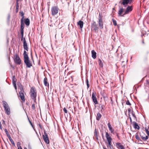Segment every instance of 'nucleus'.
I'll return each instance as SVG.
<instances>
[{
	"label": "nucleus",
	"instance_id": "obj_56",
	"mask_svg": "<svg viewBox=\"0 0 149 149\" xmlns=\"http://www.w3.org/2000/svg\"><path fill=\"white\" fill-rule=\"evenodd\" d=\"M103 149H107L104 146H103Z\"/></svg>",
	"mask_w": 149,
	"mask_h": 149
},
{
	"label": "nucleus",
	"instance_id": "obj_51",
	"mask_svg": "<svg viewBox=\"0 0 149 149\" xmlns=\"http://www.w3.org/2000/svg\"><path fill=\"white\" fill-rule=\"evenodd\" d=\"M141 138L143 140H144L145 138V137L144 136H143L141 135Z\"/></svg>",
	"mask_w": 149,
	"mask_h": 149
},
{
	"label": "nucleus",
	"instance_id": "obj_50",
	"mask_svg": "<svg viewBox=\"0 0 149 149\" xmlns=\"http://www.w3.org/2000/svg\"><path fill=\"white\" fill-rule=\"evenodd\" d=\"M148 136H146L144 140H146L148 139Z\"/></svg>",
	"mask_w": 149,
	"mask_h": 149
},
{
	"label": "nucleus",
	"instance_id": "obj_2",
	"mask_svg": "<svg viewBox=\"0 0 149 149\" xmlns=\"http://www.w3.org/2000/svg\"><path fill=\"white\" fill-rule=\"evenodd\" d=\"M30 95L31 98L34 100V102H36V92H35L34 88L33 87H32L30 89Z\"/></svg>",
	"mask_w": 149,
	"mask_h": 149
},
{
	"label": "nucleus",
	"instance_id": "obj_55",
	"mask_svg": "<svg viewBox=\"0 0 149 149\" xmlns=\"http://www.w3.org/2000/svg\"><path fill=\"white\" fill-rule=\"evenodd\" d=\"M103 106H104L103 105H102V106H101V107H102V109H103Z\"/></svg>",
	"mask_w": 149,
	"mask_h": 149
},
{
	"label": "nucleus",
	"instance_id": "obj_40",
	"mask_svg": "<svg viewBox=\"0 0 149 149\" xmlns=\"http://www.w3.org/2000/svg\"><path fill=\"white\" fill-rule=\"evenodd\" d=\"M4 131L6 133V134L7 136L10 134L7 129H5Z\"/></svg>",
	"mask_w": 149,
	"mask_h": 149
},
{
	"label": "nucleus",
	"instance_id": "obj_58",
	"mask_svg": "<svg viewBox=\"0 0 149 149\" xmlns=\"http://www.w3.org/2000/svg\"><path fill=\"white\" fill-rule=\"evenodd\" d=\"M39 126H40V127L41 128V125H40H40H39Z\"/></svg>",
	"mask_w": 149,
	"mask_h": 149
},
{
	"label": "nucleus",
	"instance_id": "obj_26",
	"mask_svg": "<svg viewBox=\"0 0 149 149\" xmlns=\"http://www.w3.org/2000/svg\"><path fill=\"white\" fill-rule=\"evenodd\" d=\"M94 135L97 138V139H98L97 133L96 129H95V131L94 132Z\"/></svg>",
	"mask_w": 149,
	"mask_h": 149
},
{
	"label": "nucleus",
	"instance_id": "obj_8",
	"mask_svg": "<svg viewBox=\"0 0 149 149\" xmlns=\"http://www.w3.org/2000/svg\"><path fill=\"white\" fill-rule=\"evenodd\" d=\"M42 137L45 142L47 144H49V139L48 137L47 134L45 131H44V134L43 135Z\"/></svg>",
	"mask_w": 149,
	"mask_h": 149
},
{
	"label": "nucleus",
	"instance_id": "obj_16",
	"mask_svg": "<svg viewBox=\"0 0 149 149\" xmlns=\"http://www.w3.org/2000/svg\"><path fill=\"white\" fill-rule=\"evenodd\" d=\"M108 126L109 129V130L110 131L111 133L112 134H114V130L112 128V127L111 126L110 123H109L107 124Z\"/></svg>",
	"mask_w": 149,
	"mask_h": 149
},
{
	"label": "nucleus",
	"instance_id": "obj_31",
	"mask_svg": "<svg viewBox=\"0 0 149 149\" xmlns=\"http://www.w3.org/2000/svg\"><path fill=\"white\" fill-rule=\"evenodd\" d=\"M102 95V96L103 97V98L104 99H108L107 95L106 94H104V93H103V94Z\"/></svg>",
	"mask_w": 149,
	"mask_h": 149
},
{
	"label": "nucleus",
	"instance_id": "obj_11",
	"mask_svg": "<svg viewBox=\"0 0 149 149\" xmlns=\"http://www.w3.org/2000/svg\"><path fill=\"white\" fill-rule=\"evenodd\" d=\"M132 6H128L126 9L124 15L128 14L130 12L132 11Z\"/></svg>",
	"mask_w": 149,
	"mask_h": 149
},
{
	"label": "nucleus",
	"instance_id": "obj_21",
	"mask_svg": "<svg viewBox=\"0 0 149 149\" xmlns=\"http://www.w3.org/2000/svg\"><path fill=\"white\" fill-rule=\"evenodd\" d=\"M83 21L80 20L77 22V25L79 26L80 28L81 29L83 28Z\"/></svg>",
	"mask_w": 149,
	"mask_h": 149
},
{
	"label": "nucleus",
	"instance_id": "obj_23",
	"mask_svg": "<svg viewBox=\"0 0 149 149\" xmlns=\"http://www.w3.org/2000/svg\"><path fill=\"white\" fill-rule=\"evenodd\" d=\"M28 53H27L26 51L25 50H24V52L23 53V56H24V58H29V56L28 55Z\"/></svg>",
	"mask_w": 149,
	"mask_h": 149
},
{
	"label": "nucleus",
	"instance_id": "obj_54",
	"mask_svg": "<svg viewBox=\"0 0 149 149\" xmlns=\"http://www.w3.org/2000/svg\"><path fill=\"white\" fill-rule=\"evenodd\" d=\"M117 137L119 139H120V137H119V136H118V134L117 135Z\"/></svg>",
	"mask_w": 149,
	"mask_h": 149
},
{
	"label": "nucleus",
	"instance_id": "obj_5",
	"mask_svg": "<svg viewBox=\"0 0 149 149\" xmlns=\"http://www.w3.org/2000/svg\"><path fill=\"white\" fill-rule=\"evenodd\" d=\"M101 16V14L99 13L98 23L100 28L102 29L103 28V22Z\"/></svg>",
	"mask_w": 149,
	"mask_h": 149
},
{
	"label": "nucleus",
	"instance_id": "obj_36",
	"mask_svg": "<svg viewBox=\"0 0 149 149\" xmlns=\"http://www.w3.org/2000/svg\"><path fill=\"white\" fill-rule=\"evenodd\" d=\"M112 21H113V24L115 26L116 25H117V22H116V21L113 19H112Z\"/></svg>",
	"mask_w": 149,
	"mask_h": 149
},
{
	"label": "nucleus",
	"instance_id": "obj_7",
	"mask_svg": "<svg viewBox=\"0 0 149 149\" xmlns=\"http://www.w3.org/2000/svg\"><path fill=\"white\" fill-rule=\"evenodd\" d=\"M24 61L27 67L30 68L32 66L31 62L30 61L29 57L24 58Z\"/></svg>",
	"mask_w": 149,
	"mask_h": 149
},
{
	"label": "nucleus",
	"instance_id": "obj_43",
	"mask_svg": "<svg viewBox=\"0 0 149 149\" xmlns=\"http://www.w3.org/2000/svg\"><path fill=\"white\" fill-rule=\"evenodd\" d=\"M32 109L33 110H34L35 109V104H33L32 105Z\"/></svg>",
	"mask_w": 149,
	"mask_h": 149
},
{
	"label": "nucleus",
	"instance_id": "obj_14",
	"mask_svg": "<svg viewBox=\"0 0 149 149\" xmlns=\"http://www.w3.org/2000/svg\"><path fill=\"white\" fill-rule=\"evenodd\" d=\"M132 2L129 0H123L122 2L121 3V4L124 6L125 7L126 5H127L128 3L130 4Z\"/></svg>",
	"mask_w": 149,
	"mask_h": 149
},
{
	"label": "nucleus",
	"instance_id": "obj_37",
	"mask_svg": "<svg viewBox=\"0 0 149 149\" xmlns=\"http://www.w3.org/2000/svg\"><path fill=\"white\" fill-rule=\"evenodd\" d=\"M86 84L87 85V88H88L89 87V84L88 80V79H87L86 80Z\"/></svg>",
	"mask_w": 149,
	"mask_h": 149
},
{
	"label": "nucleus",
	"instance_id": "obj_17",
	"mask_svg": "<svg viewBox=\"0 0 149 149\" xmlns=\"http://www.w3.org/2000/svg\"><path fill=\"white\" fill-rule=\"evenodd\" d=\"M116 145L117 147L118 148H120V149H125L124 147L120 143H116Z\"/></svg>",
	"mask_w": 149,
	"mask_h": 149
},
{
	"label": "nucleus",
	"instance_id": "obj_47",
	"mask_svg": "<svg viewBox=\"0 0 149 149\" xmlns=\"http://www.w3.org/2000/svg\"><path fill=\"white\" fill-rule=\"evenodd\" d=\"M132 110L130 108H129L128 109V113H131L132 112Z\"/></svg>",
	"mask_w": 149,
	"mask_h": 149
},
{
	"label": "nucleus",
	"instance_id": "obj_32",
	"mask_svg": "<svg viewBox=\"0 0 149 149\" xmlns=\"http://www.w3.org/2000/svg\"><path fill=\"white\" fill-rule=\"evenodd\" d=\"M19 13L20 14V15L22 17V18L21 19H22V20H23V19L24 17V13L23 11H22L21 12H19Z\"/></svg>",
	"mask_w": 149,
	"mask_h": 149
},
{
	"label": "nucleus",
	"instance_id": "obj_42",
	"mask_svg": "<svg viewBox=\"0 0 149 149\" xmlns=\"http://www.w3.org/2000/svg\"><path fill=\"white\" fill-rule=\"evenodd\" d=\"M10 141L11 143L13 145V146H15V143L13 139L11 140Z\"/></svg>",
	"mask_w": 149,
	"mask_h": 149
},
{
	"label": "nucleus",
	"instance_id": "obj_19",
	"mask_svg": "<svg viewBox=\"0 0 149 149\" xmlns=\"http://www.w3.org/2000/svg\"><path fill=\"white\" fill-rule=\"evenodd\" d=\"M133 126L134 128L135 129H139V127L138 124L135 122H133Z\"/></svg>",
	"mask_w": 149,
	"mask_h": 149
},
{
	"label": "nucleus",
	"instance_id": "obj_28",
	"mask_svg": "<svg viewBox=\"0 0 149 149\" xmlns=\"http://www.w3.org/2000/svg\"><path fill=\"white\" fill-rule=\"evenodd\" d=\"M18 149H22V147L20 146V143L19 142H18L17 144Z\"/></svg>",
	"mask_w": 149,
	"mask_h": 149
},
{
	"label": "nucleus",
	"instance_id": "obj_34",
	"mask_svg": "<svg viewBox=\"0 0 149 149\" xmlns=\"http://www.w3.org/2000/svg\"><path fill=\"white\" fill-rule=\"evenodd\" d=\"M24 32H21V40H24L23 38V35H24Z\"/></svg>",
	"mask_w": 149,
	"mask_h": 149
},
{
	"label": "nucleus",
	"instance_id": "obj_59",
	"mask_svg": "<svg viewBox=\"0 0 149 149\" xmlns=\"http://www.w3.org/2000/svg\"><path fill=\"white\" fill-rule=\"evenodd\" d=\"M130 1H131V2H132L133 1V0H129Z\"/></svg>",
	"mask_w": 149,
	"mask_h": 149
},
{
	"label": "nucleus",
	"instance_id": "obj_20",
	"mask_svg": "<svg viewBox=\"0 0 149 149\" xmlns=\"http://www.w3.org/2000/svg\"><path fill=\"white\" fill-rule=\"evenodd\" d=\"M92 56L93 59H95L96 58V53L94 50L91 51Z\"/></svg>",
	"mask_w": 149,
	"mask_h": 149
},
{
	"label": "nucleus",
	"instance_id": "obj_49",
	"mask_svg": "<svg viewBox=\"0 0 149 149\" xmlns=\"http://www.w3.org/2000/svg\"><path fill=\"white\" fill-rule=\"evenodd\" d=\"M28 120H29V121L30 124L32 126V127H33V124L32 123V122H31V121L29 120V119L28 118Z\"/></svg>",
	"mask_w": 149,
	"mask_h": 149
},
{
	"label": "nucleus",
	"instance_id": "obj_60",
	"mask_svg": "<svg viewBox=\"0 0 149 149\" xmlns=\"http://www.w3.org/2000/svg\"><path fill=\"white\" fill-rule=\"evenodd\" d=\"M24 149H27L25 147L24 148Z\"/></svg>",
	"mask_w": 149,
	"mask_h": 149
},
{
	"label": "nucleus",
	"instance_id": "obj_52",
	"mask_svg": "<svg viewBox=\"0 0 149 149\" xmlns=\"http://www.w3.org/2000/svg\"><path fill=\"white\" fill-rule=\"evenodd\" d=\"M129 118H130V122L131 123H132V119L131 118V117H129Z\"/></svg>",
	"mask_w": 149,
	"mask_h": 149
},
{
	"label": "nucleus",
	"instance_id": "obj_15",
	"mask_svg": "<svg viewBox=\"0 0 149 149\" xmlns=\"http://www.w3.org/2000/svg\"><path fill=\"white\" fill-rule=\"evenodd\" d=\"M24 92L19 91V96L20 97L21 99L23 101H25L24 96L23 92Z\"/></svg>",
	"mask_w": 149,
	"mask_h": 149
},
{
	"label": "nucleus",
	"instance_id": "obj_46",
	"mask_svg": "<svg viewBox=\"0 0 149 149\" xmlns=\"http://www.w3.org/2000/svg\"><path fill=\"white\" fill-rule=\"evenodd\" d=\"M63 111L65 113H67L68 112L67 111V109L65 108H64L63 109Z\"/></svg>",
	"mask_w": 149,
	"mask_h": 149
},
{
	"label": "nucleus",
	"instance_id": "obj_13",
	"mask_svg": "<svg viewBox=\"0 0 149 149\" xmlns=\"http://www.w3.org/2000/svg\"><path fill=\"white\" fill-rule=\"evenodd\" d=\"M24 24L22 19H21V32L24 31Z\"/></svg>",
	"mask_w": 149,
	"mask_h": 149
},
{
	"label": "nucleus",
	"instance_id": "obj_38",
	"mask_svg": "<svg viewBox=\"0 0 149 149\" xmlns=\"http://www.w3.org/2000/svg\"><path fill=\"white\" fill-rule=\"evenodd\" d=\"M131 113H132V116H133V117H134L135 118H136V117L135 115V113L133 111H132V112Z\"/></svg>",
	"mask_w": 149,
	"mask_h": 149
},
{
	"label": "nucleus",
	"instance_id": "obj_12",
	"mask_svg": "<svg viewBox=\"0 0 149 149\" xmlns=\"http://www.w3.org/2000/svg\"><path fill=\"white\" fill-rule=\"evenodd\" d=\"M23 46L24 49L26 50L27 51H28L29 50V48L28 47L25 38H24V39Z\"/></svg>",
	"mask_w": 149,
	"mask_h": 149
},
{
	"label": "nucleus",
	"instance_id": "obj_6",
	"mask_svg": "<svg viewBox=\"0 0 149 149\" xmlns=\"http://www.w3.org/2000/svg\"><path fill=\"white\" fill-rule=\"evenodd\" d=\"M59 9L57 6H54L52 7V16H54L56 15L59 11Z\"/></svg>",
	"mask_w": 149,
	"mask_h": 149
},
{
	"label": "nucleus",
	"instance_id": "obj_30",
	"mask_svg": "<svg viewBox=\"0 0 149 149\" xmlns=\"http://www.w3.org/2000/svg\"><path fill=\"white\" fill-rule=\"evenodd\" d=\"M17 81V79H16L15 76H13L12 79V82L13 83H16Z\"/></svg>",
	"mask_w": 149,
	"mask_h": 149
},
{
	"label": "nucleus",
	"instance_id": "obj_41",
	"mask_svg": "<svg viewBox=\"0 0 149 149\" xmlns=\"http://www.w3.org/2000/svg\"><path fill=\"white\" fill-rule=\"evenodd\" d=\"M126 104L129 105H131V104L129 100H127L126 102Z\"/></svg>",
	"mask_w": 149,
	"mask_h": 149
},
{
	"label": "nucleus",
	"instance_id": "obj_35",
	"mask_svg": "<svg viewBox=\"0 0 149 149\" xmlns=\"http://www.w3.org/2000/svg\"><path fill=\"white\" fill-rule=\"evenodd\" d=\"M19 6L17 2V4L16 6V13H17L18 11V10H19Z\"/></svg>",
	"mask_w": 149,
	"mask_h": 149
},
{
	"label": "nucleus",
	"instance_id": "obj_1",
	"mask_svg": "<svg viewBox=\"0 0 149 149\" xmlns=\"http://www.w3.org/2000/svg\"><path fill=\"white\" fill-rule=\"evenodd\" d=\"M2 102L5 113L8 115H10V109L8 104L5 101H3Z\"/></svg>",
	"mask_w": 149,
	"mask_h": 149
},
{
	"label": "nucleus",
	"instance_id": "obj_57",
	"mask_svg": "<svg viewBox=\"0 0 149 149\" xmlns=\"http://www.w3.org/2000/svg\"><path fill=\"white\" fill-rule=\"evenodd\" d=\"M8 19H9L10 18V15H9L8 16Z\"/></svg>",
	"mask_w": 149,
	"mask_h": 149
},
{
	"label": "nucleus",
	"instance_id": "obj_45",
	"mask_svg": "<svg viewBox=\"0 0 149 149\" xmlns=\"http://www.w3.org/2000/svg\"><path fill=\"white\" fill-rule=\"evenodd\" d=\"M7 137H8V139H9L10 141L11 140L13 139L11 138V136H10V134H9V135H7Z\"/></svg>",
	"mask_w": 149,
	"mask_h": 149
},
{
	"label": "nucleus",
	"instance_id": "obj_44",
	"mask_svg": "<svg viewBox=\"0 0 149 149\" xmlns=\"http://www.w3.org/2000/svg\"><path fill=\"white\" fill-rule=\"evenodd\" d=\"M7 137H8V139H9L10 141L11 140L13 139L11 138V136H10V134H9V135H7Z\"/></svg>",
	"mask_w": 149,
	"mask_h": 149
},
{
	"label": "nucleus",
	"instance_id": "obj_39",
	"mask_svg": "<svg viewBox=\"0 0 149 149\" xmlns=\"http://www.w3.org/2000/svg\"><path fill=\"white\" fill-rule=\"evenodd\" d=\"M13 84L14 87L15 89V90H16L17 88L16 83H13Z\"/></svg>",
	"mask_w": 149,
	"mask_h": 149
},
{
	"label": "nucleus",
	"instance_id": "obj_53",
	"mask_svg": "<svg viewBox=\"0 0 149 149\" xmlns=\"http://www.w3.org/2000/svg\"><path fill=\"white\" fill-rule=\"evenodd\" d=\"M0 128L2 130V125H1V124L0 125Z\"/></svg>",
	"mask_w": 149,
	"mask_h": 149
},
{
	"label": "nucleus",
	"instance_id": "obj_48",
	"mask_svg": "<svg viewBox=\"0 0 149 149\" xmlns=\"http://www.w3.org/2000/svg\"><path fill=\"white\" fill-rule=\"evenodd\" d=\"M145 130H146V132L148 134V136H149V132L148 131V130L147 129L145 128Z\"/></svg>",
	"mask_w": 149,
	"mask_h": 149
},
{
	"label": "nucleus",
	"instance_id": "obj_27",
	"mask_svg": "<svg viewBox=\"0 0 149 149\" xmlns=\"http://www.w3.org/2000/svg\"><path fill=\"white\" fill-rule=\"evenodd\" d=\"M19 88L20 90V91H19L24 92L23 86L21 85H19Z\"/></svg>",
	"mask_w": 149,
	"mask_h": 149
},
{
	"label": "nucleus",
	"instance_id": "obj_33",
	"mask_svg": "<svg viewBox=\"0 0 149 149\" xmlns=\"http://www.w3.org/2000/svg\"><path fill=\"white\" fill-rule=\"evenodd\" d=\"M98 62L99 65L100 66L102 67L103 66V63L102 61L100 59H99Z\"/></svg>",
	"mask_w": 149,
	"mask_h": 149
},
{
	"label": "nucleus",
	"instance_id": "obj_24",
	"mask_svg": "<svg viewBox=\"0 0 149 149\" xmlns=\"http://www.w3.org/2000/svg\"><path fill=\"white\" fill-rule=\"evenodd\" d=\"M101 116L102 115L100 113L98 112L97 113V115L96 116V120L98 121H99L100 120V119L101 118Z\"/></svg>",
	"mask_w": 149,
	"mask_h": 149
},
{
	"label": "nucleus",
	"instance_id": "obj_22",
	"mask_svg": "<svg viewBox=\"0 0 149 149\" xmlns=\"http://www.w3.org/2000/svg\"><path fill=\"white\" fill-rule=\"evenodd\" d=\"M30 22V20L28 18L26 19L24 21V23L26 26L29 25Z\"/></svg>",
	"mask_w": 149,
	"mask_h": 149
},
{
	"label": "nucleus",
	"instance_id": "obj_18",
	"mask_svg": "<svg viewBox=\"0 0 149 149\" xmlns=\"http://www.w3.org/2000/svg\"><path fill=\"white\" fill-rule=\"evenodd\" d=\"M43 81L44 84L45 86H49V84L47 82V78L46 77L44 78Z\"/></svg>",
	"mask_w": 149,
	"mask_h": 149
},
{
	"label": "nucleus",
	"instance_id": "obj_4",
	"mask_svg": "<svg viewBox=\"0 0 149 149\" xmlns=\"http://www.w3.org/2000/svg\"><path fill=\"white\" fill-rule=\"evenodd\" d=\"M91 26L92 31H94L95 32H98L99 30V27L97 25L95 22L93 21Z\"/></svg>",
	"mask_w": 149,
	"mask_h": 149
},
{
	"label": "nucleus",
	"instance_id": "obj_10",
	"mask_svg": "<svg viewBox=\"0 0 149 149\" xmlns=\"http://www.w3.org/2000/svg\"><path fill=\"white\" fill-rule=\"evenodd\" d=\"M96 93L94 92L92 93V99L93 102L95 104H98V102L96 96Z\"/></svg>",
	"mask_w": 149,
	"mask_h": 149
},
{
	"label": "nucleus",
	"instance_id": "obj_29",
	"mask_svg": "<svg viewBox=\"0 0 149 149\" xmlns=\"http://www.w3.org/2000/svg\"><path fill=\"white\" fill-rule=\"evenodd\" d=\"M135 138L138 141H141V139L139 137L138 135V134L137 133H136L135 135Z\"/></svg>",
	"mask_w": 149,
	"mask_h": 149
},
{
	"label": "nucleus",
	"instance_id": "obj_25",
	"mask_svg": "<svg viewBox=\"0 0 149 149\" xmlns=\"http://www.w3.org/2000/svg\"><path fill=\"white\" fill-rule=\"evenodd\" d=\"M123 8H120L119 11H118V14L119 16H123L124 15H121V14H122V13L123 12Z\"/></svg>",
	"mask_w": 149,
	"mask_h": 149
},
{
	"label": "nucleus",
	"instance_id": "obj_9",
	"mask_svg": "<svg viewBox=\"0 0 149 149\" xmlns=\"http://www.w3.org/2000/svg\"><path fill=\"white\" fill-rule=\"evenodd\" d=\"M14 61L15 63L17 64L20 65L21 63V60L19 56L17 54H16L15 56Z\"/></svg>",
	"mask_w": 149,
	"mask_h": 149
},
{
	"label": "nucleus",
	"instance_id": "obj_3",
	"mask_svg": "<svg viewBox=\"0 0 149 149\" xmlns=\"http://www.w3.org/2000/svg\"><path fill=\"white\" fill-rule=\"evenodd\" d=\"M106 137L107 138V140L108 143V146L110 149L113 148V146L111 145L112 139L111 137L109 136L108 132H106Z\"/></svg>",
	"mask_w": 149,
	"mask_h": 149
}]
</instances>
